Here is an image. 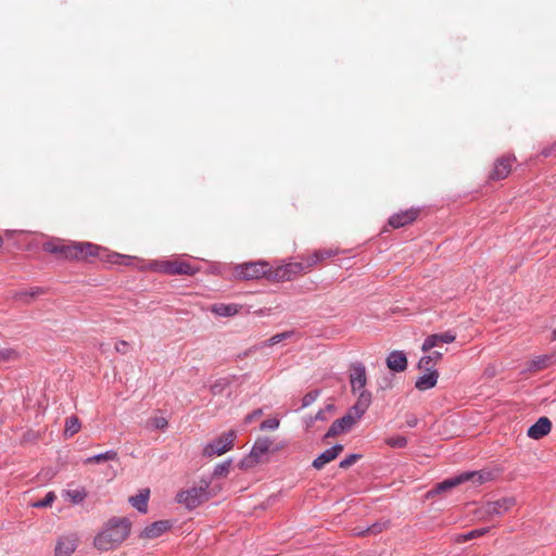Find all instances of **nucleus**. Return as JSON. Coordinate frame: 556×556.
<instances>
[{"label":"nucleus","instance_id":"40","mask_svg":"<svg viewBox=\"0 0 556 556\" xmlns=\"http://www.w3.org/2000/svg\"><path fill=\"white\" fill-rule=\"evenodd\" d=\"M362 457L361 454H350L344 459H342L339 464V467L342 469H346L354 465L359 458Z\"/></svg>","mask_w":556,"mask_h":556},{"label":"nucleus","instance_id":"13","mask_svg":"<svg viewBox=\"0 0 556 556\" xmlns=\"http://www.w3.org/2000/svg\"><path fill=\"white\" fill-rule=\"evenodd\" d=\"M79 544V536L74 533H65L56 539L54 556H72Z\"/></svg>","mask_w":556,"mask_h":556},{"label":"nucleus","instance_id":"39","mask_svg":"<svg viewBox=\"0 0 556 556\" xmlns=\"http://www.w3.org/2000/svg\"><path fill=\"white\" fill-rule=\"evenodd\" d=\"M319 394H320L319 390H313V391L306 393L302 399V407L304 408V407L312 405L317 400Z\"/></svg>","mask_w":556,"mask_h":556},{"label":"nucleus","instance_id":"48","mask_svg":"<svg viewBox=\"0 0 556 556\" xmlns=\"http://www.w3.org/2000/svg\"><path fill=\"white\" fill-rule=\"evenodd\" d=\"M262 409H256L254 410L253 413L249 414L247 417H245V421L247 422H251L255 417L257 416H261L262 415Z\"/></svg>","mask_w":556,"mask_h":556},{"label":"nucleus","instance_id":"21","mask_svg":"<svg viewBox=\"0 0 556 556\" xmlns=\"http://www.w3.org/2000/svg\"><path fill=\"white\" fill-rule=\"evenodd\" d=\"M353 425H351V418L345 415L332 422L328 431L325 433L324 439L334 438L343 432L350 431Z\"/></svg>","mask_w":556,"mask_h":556},{"label":"nucleus","instance_id":"7","mask_svg":"<svg viewBox=\"0 0 556 556\" xmlns=\"http://www.w3.org/2000/svg\"><path fill=\"white\" fill-rule=\"evenodd\" d=\"M303 275V267L296 262H290L276 268L270 266L269 281L273 282H283L291 281Z\"/></svg>","mask_w":556,"mask_h":556},{"label":"nucleus","instance_id":"47","mask_svg":"<svg viewBox=\"0 0 556 556\" xmlns=\"http://www.w3.org/2000/svg\"><path fill=\"white\" fill-rule=\"evenodd\" d=\"M352 533H353L354 536H366V535H369V531H366V527H361V526L354 527L352 529Z\"/></svg>","mask_w":556,"mask_h":556},{"label":"nucleus","instance_id":"35","mask_svg":"<svg viewBox=\"0 0 556 556\" xmlns=\"http://www.w3.org/2000/svg\"><path fill=\"white\" fill-rule=\"evenodd\" d=\"M386 444L393 448H402L407 445V439L403 435H394L388 438Z\"/></svg>","mask_w":556,"mask_h":556},{"label":"nucleus","instance_id":"43","mask_svg":"<svg viewBox=\"0 0 556 556\" xmlns=\"http://www.w3.org/2000/svg\"><path fill=\"white\" fill-rule=\"evenodd\" d=\"M151 425L155 428V429H161V430H164L167 428L168 426V421L165 417H154L151 419Z\"/></svg>","mask_w":556,"mask_h":556},{"label":"nucleus","instance_id":"2","mask_svg":"<svg viewBox=\"0 0 556 556\" xmlns=\"http://www.w3.org/2000/svg\"><path fill=\"white\" fill-rule=\"evenodd\" d=\"M131 522L126 517H113L106 523L104 529L99 532L93 545L99 551H111L119 546L129 535Z\"/></svg>","mask_w":556,"mask_h":556},{"label":"nucleus","instance_id":"20","mask_svg":"<svg viewBox=\"0 0 556 556\" xmlns=\"http://www.w3.org/2000/svg\"><path fill=\"white\" fill-rule=\"evenodd\" d=\"M426 372L417 378L415 388L419 391H426L435 387L439 378L437 369L425 370Z\"/></svg>","mask_w":556,"mask_h":556},{"label":"nucleus","instance_id":"19","mask_svg":"<svg viewBox=\"0 0 556 556\" xmlns=\"http://www.w3.org/2000/svg\"><path fill=\"white\" fill-rule=\"evenodd\" d=\"M387 367L395 372H402L407 368V357L403 351H392L386 359Z\"/></svg>","mask_w":556,"mask_h":556},{"label":"nucleus","instance_id":"29","mask_svg":"<svg viewBox=\"0 0 556 556\" xmlns=\"http://www.w3.org/2000/svg\"><path fill=\"white\" fill-rule=\"evenodd\" d=\"M117 459H118L117 452L114 450H109L104 453H100V454L93 455L91 457H88L86 462L88 464H91V463H101V462L117 460Z\"/></svg>","mask_w":556,"mask_h":556},{"label":"nucleus","instance_id":"27","mask_svg":"<svg viewBox=\"0 0 556 556\" xmlns=\"http://www.w3.org/2000/svg\"><path fill=\"white\" fill-rule=\"evenodd\" d=\"M63 497L68 500L72 504L77 505L85 501L87 492L85 488L68 489L63 491Z\"/></svg>","mask_w":556,"mask_h":556},{"label":"nucleus","instance_id":"28","mask_svg":"<svg viewBox=\"0 0 556 556\" xmlns=\"http://www.w3.org/2000/svg\"><path fill=\"white\" fill-rule=\"evenodd\" d=\"M299 260V263L303 267V274L309 273L316 265L320 263L315 251L307 255H300Z\"/></svg>","mask_w":556,"mask_h":556},{"label":"nucleus","instance_id":"46","mask_svg":"<svg viewBox=\"0 0 556 556\" xmlns=\"http://www.w3.org/2000/svg\"><path fill=\"white\" fill-rule=\"evenodd\" d=\"M128 346H129V343L125 340H119L116 344H115V350L117 353H121V354H126L127 351H128Z\"/></svg>","mask_w":556,"mask_h":556},{"label":"nucleus","instance_id":"36","mask_svg":"<svg viewBox=\"0 0 556 556\" xmlns=\"http://www.w3.org/2000/svg\"><path fill=\"white\" fill-rule=\"evenodd\" d=\"M292 331H285V332H281V333H277L275 336H273L271 338H269L268 340H266L263 345L264 346H273L275 344H278L280 343L281 341L290 338L292 336Z\"/></svg>","mask_w":556,"mask_h":556},{"label":"nucleus","instance_id":"24","mask_svg":"<svg viewBox=\"0 0 556 556\" xmlns=\"http://www.w3.org/2000/svg\"><path fill=\"white\" fill-rule=\"evenodd\" d=\"M443 354L434 351L429 355L422 356L418 362V368L422 370L434 369V366L442 359Z\"/></svg>","mask_w":556,"mask_h":556},{"label":"nucleus","instance_id":"9","mask_svg":"<svg viewBox=\"0 0 556 556\" xmlns=\"http://www.w3.org/2000/svg\"><path fill=\"white\" fill-rule=\"evenodd\" d=\"M235 439L236 432L233 430L225 432L219 438L207 443L203 453L206 456L222 455L232 448Z\"/></svg>","mask_w":556,"mask_h":556},{"label":"nucleus","instance_id":"44","mask_svg":"<svg viewBox=\"0 0 556 556\" xmlns=\"http://www.w3.org/2000/svg\"><path fill=\"white\" fill-rule=\"evenodd\" d=\"M364 415L361 412L355 410V406H352L349 412L345 414V417L351 418V425H355Z\"/></svg>","mask_w":556,"mask_h":556},{"label":"nucleus","instance_id":"4","mask_svg":"<svg viewBox=\"0 0 556 556\" xmlns=\"http://www.w3.org/2000/svg\"><path fill=\"white\" fill-rule=\"evenodd\" d=\"M516 505L515 497H501L496 501L486 502L481 505L477 510L476 515L479 520L484 522H491L495 518L502 517Z\"/></svg>","mask_w":556,"mask_h":556},{"label":"nucleus","instance_id":"12","mask_svg":"<svg viewBox=\"0 0 556 556\" xmlns=\"http://www.w3.org/2000/svg\"><path fill=\"white\" fill-rule=\"evenodd\" d=\"M271 444L273 442L268 438L257 439L254 442L250 454L241 460L240 467L248 468L260 463L261 457L269 451Z\"/></svg>","mask_w":556,"mask_h":556},{"label":"nucleus","instance_id":"14","mask_svg":"<svg viewBox=\"0 0 556 556\" xmlns=\"http://www.w3.org/2000/svg\"><path fill=\"white\" fill-rule=\"evenodd\" d=\"M421 211L419 207H410L404 211L394 213L389 217V226L393 229H399L413 224L419 217Z\"/></svg>","mask_w":556,"mask_h":556},{"label":"nucleus","instance_id":"25","mask_svg":"<svg viewBox=\"0 0 556 556\" xmlns=\"http://www.w3.org/2000/svg\"><path fill=\"white\" fill-rule=\"evenodd\" d=\"M357 400L353 406H355V410H358L364 415L372 402V395L369 391L357 392Z\"/></svg>","mask_w":556,"mask_h":556},{"label":"nucleus","instance_id":"50","mask_svg":"<svg viewBox=\"0 0 556 556\" xmlns=\"http://www.w3.org/2000/svg\"><path fill=\"white\" fill-rule=\"evenodd\" d=\"M553 340H556V329L553 331Z\"/></svg>","mask_w":556,"mask_h":556},{"label":"nucleus","instance_id":"16","mask_svg":"<svg viewBox=\"0 0 556 556\" xmlns=\"http://www.w3.org/2000/svg\"><path fill=\"white\" fill-rule=\"evenodd\" d=\"M342 444H334L333 446L327 448L321 454H319L312 463V466L320 470L324 468L325 465L328 463L334 460L343 451Z\"/></svg>","mask_w":556,"mask_h":556},{"label":"nucleus","instance_id":"1","mask_svg":"<svg viewBox=\"0 0 556 556\" xmlns=\"http://www.w3.org/2000/svg\"><path fill=\"white\" fill-rule=\"evenodd\" d=\"M45 252L55 255L61 260L87 261L97 257L103 263L113 265H130L132 257L116 252H111L105 248L91 242H71L65 243L61 240H51L43 243Z\"/></svg>","mask_w":556,"mask_h":556},{"label":"nucleus","instance_id":"38","mask_svg":"<svg viewBox=\"0 0 556 556\" xmlns=\"http://www.w3.org/2000/svg\"><path fill=\"white\" fill-rule=\"evenodd\" d=\"M389 526V521H378L368 527H366V531H369V535L381 533Z\"/></svg>","mask_w":556,"mask_h":556},{"label":"nucleus","instance_id":"18","mask_svg":"<svg viewBox=\"0 0 556 556\" xmlns=\"http://www.w3.org/2000/svg\"><path fill=\"white\" fill-rule=\"evenodd\" d=\"M552 422L547 417H540L532 426L529 427L527 434L529 438L539 440L551 432Z\"/></svg>","mask_w":556,"mask_h":556},{"label":"nucleus","instance_id":"45","mask_svg":"<svg viewBox=\"0 0 556 556\" xmlns=\"http://www.w3.org/2000/svg\"><path fill=\"white\" fill-rule=\"evenodd\" d=\"M42 293H43V289H42V288L37 287V288L31 289L30 291H26V292L17 293V294H16V298H17V299H22L23 296H29V298H31V299H33V298H35V296H37V295L42 294Z\"/></svg>","mask_w":556,"mask_h":556},{"label":"nucleus","instance_id":"42","mask_svg":"<svg viewBox=\"0 0 556 556\" xmlns=\"http://www.w3.org/2000/svg\"><path fill=\"white\" fill-rule=\"evenodd\" d=\"M55 500V494L53 492H48L46 496L34 504L35 507H48L50 506Z\"/></svg>","mask_w":556,"mask_h":556},{"label":"nucleus","instance_id":"31","mask_svg":"<svg viewBox=\"0 0 556 556\" xmlns=\"http://www.w3.org/2000/svg\"><path fill=\"white\" fill-rule=\"evenodd\" d=\"M21 354L16 349L4 348L0 349V364L15 362L20 358Z\"/></svg>","mask_w":556,"mask_h":556},{"label":"nucleus","instance_id":"30","mask_svg":"<svg viewBox=\"0 0 556 556\" xmlns=\"http://www.w3.org/2000/svg\"><path fill=\"white\" fill-rule=\"evenodd\" d=\"M231 384V379L228 377H223L217 379L214 383L211 384L210 391L213 395L222 394L229 386Z\"/></svg>","mask_w":556,"mask_h":556},{"label":"nucleus","instance_id":"26","mask_svg":"<svg viewBox=\"0 0 556 556\" xmlns=\"http://www.w3.org/2000/svg\"><path fill=\"white\" fill-rule=\"evenodd\" d=\"M336 409L333 404H327L324 408L319 409L315 416H309L305 419L307 428L313 427L316 420L326 421L328 419L327 414H332Z\"/></svg>","mask_w":556,"mask_h":556},{"label":"nucleus","instance_id":"15","mask_svg":"<svg viewBox=\"0 0 556 556\" xmlns=\"http://www.w3.org/2000/svg\"><path fill=\"white\" fill-rule=\"evenodd\" d=\"M455 339H456V334L451 330L445 331L443 333L430 334L425 339V341L421 345V351L428 352L431 349H433L442 343H446V344L452 343L455 341Z\"/></svg>","mask_w":556,"mask_h":556},{"label":"nucleus","instance_id":"17","mask_svg":"<svg viewBox=\"0 0 556 556\" xmlns=\"http://www.w3.org/2000/svg\"><path fill=\"white\" fill-rule=\"evenodd\" d=\"M170 527L172 523L168 520L154 521L141 531L140 538L148 540L156 539L169 530Z\"/></svg>","mask_w":556,"mask_h":556},{"label":"nucleus","instance_id":"49","mask_svg":"<svg viewBox=\"0 0 556 556\" xmlns=\"http://www.w3.org/2000/svg\"><path fill=\"white\" fill-rule=\"evenodd\" d=\"M417 422H418V420H417V418H416V417H412L410 419H408V420L406 421L407 426H408V427H412V428L416 427Z\"/></svg>","mask_w":556,"mask_h":556},{"label":"nucleus","instance_id":"34","mask_svg":"<svg viewBox=\"0 0 556 556\" xmlns=\"http://www.w3.org/2000/svg\"><path fill=\"white\" fill-rule=\"evenodd\" d=\"M315 252L318 255V260L320 263H323L325 260L334 257L340 254V250L338 248H325L315 250Z\"/></svg>","mask_w":556,"mask_h":556},{"label":"nucleus","instance_id":"5","mask_svg":"<svg viewBox=\"0 0 556 556\" xmlns=\"http://www.w3.org/2000/svg\"><path fill=\"white\" fill-rule=\"evenodd\" d=\"M270 264L266 261L247 262L233 268V275L242 280H256L266 278L269 280Z\"/></svg>","mask_w":556,"mask_h":556},{"label":"nucleus","instance_id":"23","mask_svg":"<svg viewBox=\"0 0 556 556\" xmlns=\"http://www.w3.org/2000/svg\"><path fill=\"white\" fill-rule=\"evenodd\" d=\"M150 496V490L143 489L139 492V494L131 496L129 498L130 504L135 507L139 513L148 511V501Z\"/></svg>","mask_w":556,"mask_h":556},{"label":"nucleus","instance_id":"8","mask_svg":"<svg viewBox=\"0 0 556 556\" xmlns=\"http://www.w3.org/2000/svg\"><path fill=\"white\" fill-rule=\"evenodd\" d=\"M157 270L167 275L194 276L199 267L185 260L163 261L157 265Z\"/></svg>","mask_w":556,"mask_h":556},{"label":"nucleus","instance_id":"33","mask_svg":"<svg viewBox=\"0 0 556 556\" xmlns=\"http://www.w3.org/2000/svg\"><path fill=\"white\" fill-rule=\"evenodd\" d=\"M489 530H490V528H488V527L471 530V531H469V532H467L465 534L458 535L457 542H466V541H469V540H472V539L480 538V536L486 534L489 532Z\"/></svg>","mask_w":556,"mask_h":556},{"label":"nucleus","instance_id":"11","mask_svg":"<svg viewBox=\"0 0 556 556\" xmlns=\"http://www.w3.org/2000/svg\"><path fill=\"white\" fill-rule=\"evenodd\" d=\"M516 162L514 154L502 155L494 161L493 167L489 173V179L493 181L503 180L508 177L513 165Z\"/></svg>","mask_w":556,"mask_h":556},{"label":"nucleus","instance_id":"22","mask_svg":"<svg viewBox=\"0 0 556 556\" xmlns=\"http://www.w3.org/2000/svg\"><path fill=\"white\" fill-rule=\"evenodd\" d=\"M212 313L220 317H231L239 313L238 304L216 303L211 307Z\"/></svg>","mask_w":556,"mask_h":556},{"label":"nucleus","instance_id":"6","mask_svg":"<svg viewBox=\"0 0 556 556\" xmlns=\"http://www.w3.org/2000/svg\"><path fill=\"white\" fill-rule=\"evenodd\" d=\"M210 496L208 484L205 483V485L193 486L186 491L178 492L176 501L185 505L188 509H193L206 502Z\"/></svg>","mask_w":556,"mask_h":556},{"label":"nucleus","instance_id":"32","mask_svg":"<svg viewBox=\"0 0 556 556\" xmlns=\"http://www.w3.org/2000/svg\"><path fill=\"white\" fill-rule=\"evenodd\" d=\"M80 421L76 416H71L65 421V434L72 437L80 430Z\"/></svg>","mask_w":556,"mask_h":556},{"label":"nucleus","instance_id":"3","mask_svg":"<svg viewBox=\"0 0 556 556\" xmlns=\"http://www.w3.org/2000/svg\"><path fill=\"white\" fill-rule=\"evenodd\" d=\"M490 472L484 471H465L435 484V486L431 489L427 495L433 496L435 494L446 492L467 481H471L473 485H481L483 482L490 479Z\"/></svg>","mask_w":556,"mask_h":556},{"label":"nucleus","instance_id":"51","mask_svg":"<svg viewBox=\"0 0 556 556\" xmlns=\"http://www.w3.org/2000/svg\"><path fill=\"white\" fill-rule=\"evenodd\" d=\"M2 243H3V240H2V237L0 236V248L2 247Z\"/></svg>","mask_w":556,"mask_h":556},{"label":"nucleus","instance_id":"41","mask_svg":"<svg viewBox=\"0 0 556 556\" xmlns=\"http://www.w3.org/2000/svg\"><path fill=\"white\" fill-rule=\"evenodd\" d=\"M279 420L277 418H267L262 421L260 429L261 430H276L279 427Z\"/></svg>","mask_w":556,"mask_h":556},{"label":"nucleus","instance_id":"10","mask_svg":"<svg viewBox=\"0 0 556 556\" xmlns=\"http://www.w3.org/2000/svg\"><path fill=\"white\" fill-rule=\"evenodd\" d=\"M349 379H350L351 391L353 394H356L357 392H362V391H367L366 390L367 372H366V367L363 363L354 362L350 365Z\"/></svg>","mask_w":556,"mask_h":556},{"label":"nucleus","instance_id":"37","mask_svg":"<svg viewBox=\"0 0 556 556\" xmlns=\"http://www.w3.org/2000/svg\"><path fill=\"white\" fill-rule=\"evenodd\" d=\"M230 464H231L230 460H226V462H223L220 464H217L214 467L213 476L214 477L226 476L229 472Z\"/></svg>","mask_w":556,"mask_h":556}]
</instances>
